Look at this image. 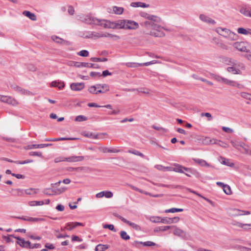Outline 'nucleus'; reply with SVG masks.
I'll return each mask as SVG.
<instances>
[{
  "mask_svg": "<svg viewBox=\"0 0 251 251\" xmlns=\"http://www.w3.org/2000/svg\"><path fill=\"white\" fill-rule=\"evenodd\" d=\"M102 32H96L94 31H87L83 33V37L86 39H97L102 38Z\"/></svg>",
  "mask_w": 251,
  "mask_h": 251,
  "instance_id": "39448f33",
  "label": "nucleus"
},
{
  "mask_svg": "<svg viewBox=\"0 0 251 251\" xmlns=\"http://www.w3.org/2000/svg\"><path fill=\"white\" fill-rule=\"evenodd\" d=\"M113 10L115 14L120 15L123 12L124 8L123 7L114 6L113 7Z\"/></svg>",
  "mask_w": 251,
  "mask_h": 251,
  "instance_id": "58836bf2",
  "label": "nucleus"
},
{
  "mask_svg": "<svg viewBox=\"0 0 251 251\" xmlns=\"http://www.w3.org/2000/svg\"><path fill=\"white\" fill-rule=\"evenodd\" d=\"M23 14L28 18H29L32 21H35L37 20V18L36 15L30 11H24L23 12Z\"/></svg>",
  "mask_w": 251,
  "mask_h": 251,
  "instance_id": "bb28decb",
  "label": "nucleus"
},
{
  "mask_svg": "<svg viewBox=\"0 0 251 251\" xmlns=\"http://www.w3.org/2000/svg\"><path fill=\"white\" fill-rule=\"evenodd\" d=\"M240 95L243 98L251 100V94L246 92H241Z\"/></svg>",
  "mask_w": 251,
  "mask_h": 251,
  "instance_id": "09e8293b",
  "label": "nucleus"
},
{
  "mask_svg": "<svg viewBox=\"0 0 251 251\" xmlns=\"http://www.w3.org/2000/svg\"><path fill=\"white\" fill-rule=\"evenodd\" d=\"M109 91V86L106 84H97L89 87L88 91L92 94L104 93Z\"/></svg>",
  "mask_w": 251,
  "mask_h": 251,
  "instance_id": "f03ea898",
  "label": "nucleus"
},
{
  "mask_svg": "<svg viewBox=\"0 0 251 251\" xmlns=\"http://www.w3.org/2000/svg\"><path fill=\"white\" fill-rule=\"evenodd\" d=\"M82 135L84 137L91 139H98L99 136L98 134H95L94 133L90 132H82Z\"/></svg>",
  "mask_w": 251,
  "mask_h": 251,
  "instance_id": "cd10ccee",
  "label": "nucleus"
},
{
  "mask_svg": "<svg viewBox=\"0 0 251 251\" xmlns=\"http://www.w3.org/2000/svg\"><path fill=\"white\" fill-rule=\"evenodd\" d=\"M122 222L128 225L136 230L141 231L142 230V228L140 226L134 223H132L125 218L122 219Z\"/></svg>",
  "mask_w": 251,
  "mask_h": 251,
  "instance_id": "412c9836",
  "label": "nucleus"
},
{
  "mask_svg": "<svg viewBox=\"0 0 251 251\" xmlns=\"http://www.w3.org/2000/svg\"><path fill=\"white\" fill-rule=\"evenodd\" d=\"M77 19L81 22L88 25H96L97 18L91 15L81 14L78 15Z\"/></svg>",
  "mask_w": 251,
  "mask_h": 251,
  "instance_id": "7ed1b4c3",
  "label": "nucleus"
},
{
  "mask_svg": "<svg viewBox=\"0 0 251 251\" xmlns=\"http://www.w3.org/2000/svg\"><path fill=\"white\" fill-rule=\"evenodd\" d=\"M70 87L73 91H81L84 88V83L83 82L73 83L71 84Z\"/></svg>",
  "mask_w": 251,
  "mask_h": 251,
  "instance_id": "a211bd4d",
  "label": "nucleus"
},
{
  "mask_svg": "<svg viewBox=\"0 0 251 251\" xmlns=\"http://www.w3.org/2000/svg\"><path fill=\"white\" fill-rule=\"evenodd\" d=\"M161 217L158 216H153L150 218V220L152 223H161Z\"/></svg>",
  "mask_w": 251,
  "mask_h": 251,
  "instance_id": "864d4df0",
  "label": "nucleus"
},
{
  "mask_svg": "<svg viewBox=\"0 0 251 251\" xmlns=\"http://www.w3.org/2000/svg\"><path fill=\"white\" fill-rule=\"evenodd\" d=\"M173 233L178 236H182L184 234V232L182 229L176 227L173 231Z\"/></svg>",
  "mask_w": 251,
  "mask_h": 251,
  "instance_id": "f704fd0d",
  "label": "nucleus"
},
{
  "mask_svg": "<svg viewBox=\"0 0 251 251\" xmlns=\"http://www.w3.org/2000/svg\"><path fill=\"white\" fill-rule=\"evenodd\" d=\"M33 162V160L31 159H27L24 161H15L14 163L18 164H25L27 163H31Z\"/></svg>",
  "mask_w": 251,
  "mask_h": 251,
  "instance_id": "bf43d9fd",
  "label": "nucleus"
},
{
  "mask_svg": "<svg viewBox=\"0 0 251 251\" xmlns=\"http://www.w3.org/2000/svg\"><path fill=\"white\" fill-rule=\"evenodd\" d=\"M90 60L93 62H105L107 61V58L103 57V58H98V57H91Z\"/></svg>",
  "mask_w": 251,
  "mask_h": 251,
  "instance_id": "a18cd8bd",
  "label": "nucleus"
},
{
  "mask_svg": "<svg viewBox=\"0 0 251 251\" xmlns=\"http://www.w3.org/2000/svg\"><path fill=\"white\" fill-rule=\"evenodd\" d=\"M139 24L138 23L131 20H126L125 29H136L138 28Z\"/></svg>",
  "mask_w": 251,
  "mask_h": 251,
  "instance_id": "f8f14e48",
  "label": "nucleus"
},
{
  "mask_svg": "<svg viewBox=\"0 0 251 251\" xmlns=\"http://www.w3.org/2000/svg\"><path fill=\"white\" fill-rule=\"evenodd\" d=\"M77 54L80 56L87 57L89 55V51L87 50H82L78 52Z\"/></svg>",
  "mask_w": 251,
  "mask_h": 251,
  "instance_id": "5fc2aeb1",
  "label": "nucleus"
},
{
  "mask_svg": "<svg viewBox=\"0 0 251 251\" xmlns=\"http://www.w3.org/2000/svg\"><path fill=\"white\" fill-rule=\"evenodd\" d=\"M38 191V189L30 188L25 190V193L27 195H32L37 194Z\"/></svg>",
  "mask_w": 251,
  "mask_h": 251,
  "instance_id": "72a5a7b5",
  "label": "nucleus"
},
{
  "mask_svg": "<svg viewBox=\"0 0 251 251\" xmlns=\"http://www.w3.org/2000/svg\"><path fill=\"white\" fill-rule=\"evenodd\" d=\"M183 209L182 208H172L170 209H166L165 211V213H175L183 211Z\"/></svg>",
  "mask_w": 251,
  "mask_h": 251,
  "instance_id": "ea45409f",
  "label": "nucleus"
},
{
  "mask_svg": "<svg viewBox=\"0 0 251 251\" xmlns=\"http://www.w3.org/2000/svg\"><path fill=\"white\" fill-rule=\"evenodd\" d=\"M87 120V118L83 115H79L75 117V121L77 122H82Z\"/></svg>",
  "mask_w": 251,
  "mask_h": 251,
  "instance_id": "6e6d98bb",
  "label": "nucleus"
},
{
  "mask_svg": "<svg viewBox=\"0 0 251 251\" xmlns=\"http://www.w3.org/2000/svg\"><path fill=\"white\" fill-rule=\"evenodd\" d=\"M12 235H8V236H3L2 238L6 243L13 242V241L11 238V237H12Z\"/></svg>",
  "mask_w": 251,
  "mask_h": 251,
  "instance_id": "052dcab7",
  "label": "nucleus"
},
{
  "mask_svg": "<svg viewBox=\"0 0 251 251\" xmlns=\"http://www.w3.org/2000/svg\"><path fill=\"white\" fill-rule=\"evenodd\" d=\"M29 155L30 156H37L39 157H42V154L40 151H31L29 153Z\"/></svg>",
  "mask_w": 251,
  "mask_h": 251,
  "instance_id": "680f3d73",
  "label": "nucleus"
},
{
  "mask_svg": "<svg viewBox=\"0 0 251 251\" xmlns=\"http://www.w3.org/2000/svg\"><path fill=\"white\" fill-rule=\"evenodd\" d=\"M121 238L125 240H128L130 239V236L125 231H121L120 233Z\"/></svg>",
  "mask_w": 251,
  "mask_h": 251,
  "instance_id": "79ce46f5",
  "label": "nucleus"
},
{
  "mask_svg": "<svg viewBox=\"0 0 251 251\" xmlns=\"http://www.w3.org/2000/svg\"><path fill=\"white\" fill-rule=\"evenodd\" d=\"M236 248L241 251H251V248L240 245L237 246Z\"/></svg>",
  "mask_w": 251,
  "mask_h": 251,
  "instance_id": "13d9d810",
  "label": "nucleus"
},
{
  "mask_svg": "<svg viewBox=\"0 0 251 251\" xmlns=\"http://www.w3.org/2000/svg\"><path fill=\"white\" fill-rule=\"evenodd\" d=\"M83 156H72L68 157H65L66 161L68 162H76L82 161L84 160Z\"/></svg>",
  "mask_w": 251,
  "mask_h": 251,
  "instance_id": "dca6fc26",
  "label": "nucleus"
},
{
  "mask_svg": "<svg viewBox=\"0 0 251 251\" xmlns=\"http://www.w3.org/2000/svg\"><path fill=\"white\" fill-rule=\"evenodd\" d=\"M223 189L224 192L227 195H230L232 193L230 187L227 184H225Z\"/></svg>",
  "mask_w": 251,
  "mask_h": 251,
  "instance_id": "603ef678",
  "label": "nucleus"
},
{
  "mask_svg": "<svg viewBox=\"0 0 251 251\" xmlns=\"http://www.w3.org/2000/svg\"><path fill=\"white\" fill-rule=\"evenodd\" d=\"M212 77L215 80L217 81L218 82L224 83L226 84L227 83L228 80V79H227L226 78H225V77H223L222 76H220V75H218L212 74Z\"/></svg>",
  "mask_w": 251,
  "mask_h": 251,
  "instance_id": "5701e85b",
  "label": "nucleus"
},
{
  "mask_svg": "<svg viewBox=\"0 0 251 251\" xmlns=\"http://www.w3.org/2000/svg\"><path fill=\"white\" fill-rule=\"evenodd\" d=\"M145 27L147 28H151L153 31H151L147 34L153 36L154 37H161L165 36V33L161 29H165L163 27L158 24L152 23L150 21L145 22L143 24Z\"/></svg>",
  "mask_w": 251,
  "mask_h": 251,
  "instance_id": "f257e3e1",
  "label": "nucleus"
},
{
  "mask_svg": "<svg viewBox=\"0 0 251 251\" xmlns=\"http://www.w3.org/2000/svg\"><path fill=\"white\" fill-rule=\"evenodd\" d=\"M113 194L111 191H104V196L107 198H111L113 197Z\"/></svg>",
  "mask_w": 251,
  "mask_h": 251,
  "instance_id": "774afa93",
  "label": "nucleus"
},
{
  "mask_svg": "<svg viewBox=\"0 0 251 251\" xmlns=\"http://www.w3.org/2000/svg\"><path fill=\"white\" fill-rule=\"evenodd\" d=\"M174 168H173V171H175L176 172H178L180 173H184V171H185L187 172L193 174H195L196 176H199L200 173L195 171H193L191 169L189 168H186L185 167H183L182 166L178 164H174Z\"/></svg>",
  "mask_w": 251,
  "mask_h": 251,
  "instance_id": "20e7f679",
  "label": "nucleus"
},
{
  "mask_svg": "<svg viewBox=\"0 0 251 251\" xmlns=\"http://www.w3.org/2000/svg\"><path fill=\"white\" fill-rule=\"evenodd\" d=\"M102 37H109L114 41L118 40L120 39L119 36L117 35L112 34L107 32H103L102 33Z\"/></svg>",
  "mask_w": 251,
  "mask_h": 251,
  "instance_id": "a878e982",
  "label": "nucleus"
},
{
  "mask_svg": "<svg viewBox=\"0 0 251 251\" xmlns=\"http://www.w3.org/2000/svg\"><path fill=\"white\" fill-rule=\"evenodd\" d=\"M193 160L201 167H212L213 166L203 159L200 158H193Z\"/></svg>",
  "mask_w": 251,
  "mask_h": 251,
  "instance_id": "aec40b11",
  "label": "nucleus"
},
{
  "mask_svg": "<svg viewBox=\"0 0 251 251\" xmlns=\"http://www.w3.org/2000/svg\"><path fill=\"white\" fill-rule=\"evenodd\" d=\"M76 66L77 68L87 67L94 69H97L100 68L99 65L98 64L87 62H79V64Z\"/></svg>",
  "mask_w": 251,
  "mask_h": 251,
  "instance_id": "f3484780",
  "label": "nucleus"
},
{
  "mask_svg": "<svg viewBox=\"0 0 251 251\" xmlns=\"http://www.w3.org/2000/svg\"><path fill=\"white\" fill-rule=\"evenodd\" d=\"M51 86L58 87L59 89H61L64 87V84L61 81H53L50 84Z\"/></svg>",
  "mask_w": 251,
  "mask_h": 251,
  "instance_id": "c85d7f7f",
  "label": "nucleus"
},
{
  "mask_svg": "<svg viewBox=\"0 0 251 251\" xmlns=\"http://www.w3.org/2000/svg\"><path fill=\"white\" fill-rule=\"evenodd\" d=\"M12 236L13 238L18 240V241L16 242L18 245H19L22 248H29V246H30V242L29 241H25L23 238L15 236V235Z\"/></svg>",
  "mask_w": 251,
  "mask_h": 251,
  "instance_id": "9b49d317",
  "label": "nucleus"
},
{
  "mask_svg": "<svg viewBox=\"0 0 251 251\" xmlns=\"http://www.w3.org/2000/svg\"><path fill=\"white\" fill-rule=\"evenodd\" d=\"M12 191H13V195L15 196H22L24 194V190L21 189H12Z\"/></svg>",
  "mask_w": 251,
  "mask_h": 251,
  "instance_id": "37998d69",
  "label": "nucleus"
},
{
  "mask_svg": "<svg viewBox=\"0 0 251 251\" xmlns=\"http://www.w3.org/2000/svg\"><path fill=\"white\" fill-rule=\"evenodd\" d=\"M222 62L223 63L226 64L227 65H231L233 66H238L241 68H244V65L242 63L238 62L237 60H234L232 58L227 57H224L222 58Z\"/></svg>",
  "mask_w": 251,
  "mask_h": 251,
  "instance_id": "423d86ee",
  "label": "nucleus"
},
{
  "mask_svg": "<svg viewBox=\"0 0 251 251\" xmlns=\"http://www.w3.org/2000/svg\"><path fill=\"white\" fill-rule=\"evenodd\" d=\"M140 16L145 19H147L149 20L150 17L151 16V14H148L145 12H142L140 14Z\"/></svg>",
  "mask_w": 251,
  "mask_h": 251,
  "instance_id": "69168bd1",
  "label": "nucleus"
},
{
  "mask_svg": "<svg viewBox=\"0 0 251 251\" xmlns=\"http://www.w3.org/2000/svg\"><path fill=\"white\" fill-rule=\"evenodd\" d=\"M170 227H171L170 226H161L156 227L154 229V231L155 232H157L158 231H166L168 229H170Z\"/></svg>",
  "mask_w": 251,
  "mask_h": 251,
  "instance_id": "49530a36",
  "label": "nucleus"
},
{
  "mask_svg": "<svg viewBox=\"0 0 251 251\" xmlns=\"http://www.w3.org/2000/svg\"><path fill=\"white\" fill-rule=\"evenodd\" d=\"M13 218L15 219H21L24 221H28L30 222H41L44 221V219L43 218H33V217H25V216H12V217Z\"/></svg>",
  "mask_w": 251,
  "mask_h": 251,
  "instance_id": "9d476101",
  "label": "nucleus"
},
{
  "mask_svg": "<svg viewBox=\"0 0 251 251\" xmlns=\"http://www.w3.org/2000/svg\"><path fill=\"white\" fill-rule=\"evenodd\" d=\"M103 227L104 228H108L109 230H112V231H114V232L116 231V230L115 228L114 225H113L112 224H110V225H107V224L103 225Z\"/></svg>",
  "mask_w": 251,
  "mask_h": 251,
  "instance_id": "4d7b16f0",
  "label": "nucleus"
},
{
  "mask_svg": "<svg viewBox=\"0 0 251 251\" xmlns=\"http://www.w3.org/2000/svg\"><path fill=\"white\" fill-rule=\"evenodd\" d=\"M238 33L244 35H248L250 34V31H248L246 29L243 27H239L237 29Z\"/></svg>",
  "mask_w": 251,
  "mask_h": 251,
  "instance_id": "8fccbe9b",
  "label": "nucleus"
},
{
  "mask_svg": "<svg viewBox=\"0 0 251 251\" xmlns=\"http://www.w3.org/2000/svg\"><path fill=\"white\" fill-rule=\"evenodd\" d=\"M126 67L129 68H136L139 66H142V64L135 63V62H127L125 63Z\"/></svg>",
  "mask_w": 251,
  "mask_h": 251,
  "instance_id": "c9c22d12",
  "label": "nucleus"
},
{
  "mask_svg": "<svg viewBox=\"0 0 251 251\" xmlns=\"http://www.w3.org/2000/svg\"><path fill=\"white\" fill-rule=\"evenodd\" d=\"M240 12L247 17L251 18V11L247 6H242L239 10Z\"/></svg>",
  "mask_w": 251,
  "mask_h": 251,
  "instance_id": "4be33fe9",
  "label": "nucleus"
},
{
  "mask_svg": "<svg viewBox=\"0 0 251 251\" xmlns=\"http://www.w3.org/2000/svg\"><path fill=\"white\" fill-rule=\"evenodd\" d=\"M90 75L92 77H100L101 75L100 72H91L90 73Z\"/></svg>",
  "mask_w": 251,
  "mask_h": 251,
  "instance_id": "e2e57ef3",
  "label": "nucleus"
},
{
  "mask_svg": "<svg viewBox=\"0 0 251 251\" xmlns=\"http://www.w3.org/2000/svg\"><path fill=\"white\" fill-rule=\"evenodd\" d=\"M149 20L151 23H154L157 24L161 22V19L160 17L152 15H151Z\"/></svg>",
  "mask_w": 251,
  "mask_h": 251,
  "instance_id": "2f4dec72",
  "label": "nucleus"
},
{
  "mask_svg": "<svg viewBox=\"0 0 251 251\" xmlns=\"http://www.w3.org/2000/svg\"><path fill=\"white\" fill-rule=\"evenodd\" d=\"M199 18L202 22L206 23L208 24L214 25L216 23L215 20H213L208 16L203 14L200 15Z\"/></svg>",
  "mask_w": 251,
  "mask_h": 251,
  "instance_id": "4468645a",
  "label": "nucleus"
},
{
  "mask_svg": "<svg viewBox=\"0 0 251 251\" xmlns=\"http://www.w3.org/2000/svg\"><path fill=\"white\" fill-rule=\"evenodd\" d=\"M161 223L167 224H170L173 223V219L171 218H161Z\"/></svg>",
  "mask_w": 251,
  "mask_h": 251,
  "instance_id": "c03bdc74",
  "label": "nucleus"
},
{
  "mask_svg": "<svg viewBox=\"0 0 251 251\" xmlns=\"http://www.w3.org/2000/svg\"><path fill=\"white\" fill-rule=\"evenodd\" d=\"M230 143L232 146L239 151H241L240 147L246 146V144L242 142L231 140Z\"/></svg>",
  "mask_w": 251,
  "mask_h": 251,
  "instance_id": "b1692460",
  "label": "nucleus"
},
{
  "mask_svg": "<svg viewBox=\"0 0 251 251\" xmlns=\"http://www.w3.org/2000/svg\"><path fill=\"white\" fill-rule=\"evenodd\" d=\"M240 148H242L244 151H240L243 153L248 154L250 152L248 146L246 144V146L241 147Z\"/></svg>",
  "mask_w": 251,
  "mask_h": 251,
  "instance_id": "0e129e2a",
  "label": "nucleus"
},
{
  "mask_svg": "<svg viewBox=\"0 0 251 251\" xmlns=\"http://www.w3.org/2000/svg\"><path fill=\"white\" fill-rule=\"evenodd\" d=\"M75 228V224L74 225L73 222H69L66 224V226L64 227V228L66 230L71 231L73 230L74 228Z\"/></svg>",
  "mask_w": 251,
  "mask_h": 251,
  "instance_id": "a19ab883",
  "label": "nucleus"
},
{
  "mask_svg": "<svg viewBox=\"0 0 251 251\" xmlns=\"http://www.w3.org/2000/svg\"><path fill=\"white\" fill-rule=\"evenodd\" d=\"M222 30L223 31H225V34H224L223 37L225 38H228L231 40H236L237 35L233 32L231 31L227 28H219L218 30ZM218 32L219 31H217Z\"/></svg>",
  "mask_w": 251,
  "mask_h": 251,
  "instance_id": "1a4fd4ad",
  "label": "nucleus"
},
{
  "mask_svg": "<svg viewBox=\"0 0 251 251\" xmlns=\"http://www.w3.org/2000/svg\"><path fill=\"white\" fill-rule=\"evenodd\" d=\"M72 242L77 241L81 242L83 241L82 239L80 238L78 236L76 235H73L72 236Z\"/></svg>",
  "mask_w": 251,
  "mask_h": 251,
  "instance_id": "338daca9",
  "label": "nucleus"
},
{
  "mask_svg": "<svg viewBox=\"0 0 251 251\" xmlns=\"http://www.w3.org/2000/svg\"><path fill=\"white\" fill-rule=\"evenodd\" d=\"M108 248V245L99 244L95 248V251H104Z\"/></svg>",
  "mask_w": 251,
  "mask_h": 251,
  "instance_id": "473e14b6",
  "label": "nucleus"
},
{
  "mask_svg": "<svg viewBox=\"0 0 251 251\" xmlns=\"http://www.w3.org/2000/svg\"><path fill=\"white\" fill-rule=\"evenodd\" d=\"M100 150L104 153L106 152H113V153H117L119 152L120 151L119 150L116 149H109L106 147H103L101 148H100Z\"/></svg>",
  "mask_w": 251,
  "mask_h": 251,
  "instance_id": "7c9ffc66",
  "label": "nucleus"
},
{
  "mask_svg": "<svg viewBox=\"0 0 251 251\" xmlns=\"http://www.w3.org/2000/svg\"><path fill=\"white\" fill-rule=\"evenodd\" d=\"M135 242L142 244L144 246L150 247V246H155L156 245L155 243L152 242L151 241H147V242H145L136 241Z\"/></svg>",
  "mask_w": 251,
  "mask_h": 251,
  "instance_id": "de8ad7c7",
  "label": "nucleus"
},
{
  "mask_svg": "<svg viewBox=\"0 0 251 251\" xmlns=\"http://www.w3.org/2000/svg\"><path fill=\"white\" fill-rule=\"evenodd\" d=\"M44 204V202L43 201H31L29 202V205L31 206L42 205Z\"/></svg>",
  "mask_w": 251,
  "mask_h": 251,
  "instance_id": "4c0bfd02",
  "label": "nucleus"
},
{
  "mask_svg": "<svg viewBox=\"0 0 251 251\" xmlns=\"http://www.w3.org/2000/svg\"><path fill=\"white\" fill-rule=\"evenodd\" d=\"M96 25L103 27L104 28H112V22L104 19H100L97 18Z\"/></svg>",
  "mask_w": 251,
  "mask_h": 251,
  "instance_id": "6e6552de",
  "label": "nucleus"
},
{
  "mask_svg": "<svg viewBox=\"0 0 251 251\" xmlns=\"http://www.w3.org/2000/svg\"><path fill=\"white\" fill-rule=\"evenodd\" d=\"M112 28H124L125 29L126 20H118L116 22H112Z\"/></svg>",
  "mask_w": 251,
  "mask_h": 251,
  "instance_id": "ddd939ff",
  "label": "nucleus"
},
{
  "mask_svg": "<svg viewBox=\"0 0 251 251\" xmlns=\"http://www.w3.org/2000/svg\"><path fill=\"white\" fill-rule=\"evenodd\" d=\"M14 89L16 90V91L21 93L22 94L27 95H32V93H31L30 91L24 89L19 86H16L15 87H14Z\"/></svg>",
  "mask_w": 251,
  "mask_h": 251,
  "instance_id": "c756f323",
  "label": "nucleus"
},
{
  "mask_svg": "<svg viewBox=\"0 0 251 251\" xmlns=\"http://www.w3.org/2000/svg\"><path fill=\"white\" fill-rule=\"evenodd\" d=\"M236 67H239L238 66H233L228 67L227 68L226 70L229 73H231L233 74H241V70L237 68Z\"/></svg>",
  "mask_w": 251,
  "mask_h": 251,
  "instance_id": "393cba45",
  "label": "nucleus"
},
{
  "mask_svg": "<svg viewBox=\"0 0 251 251\" xmlns=\"http://www.w3.org/2000/svg\"><path fill=\"white\" fill-rule=\"evenodd\" d=\"M245 43L243 42H235L234 44V47L236 49H237L238 50L243 51V52H248V50L246 48V47L245 46Z\"/></svg>",
  "mask_w": 251,
  "mask_h": 251,
  "instance_id": "2eb2a0df",
  "label": "nucleus"
},
{
  "mask_svg": "<svg viewBox=\"0 0 251 251\" xmlns=\"http://www.w3.org/2000/svg\"><path fill=\"white\" fill-rule=\"evenodd\" d=\"M51 145V144H32L26 146L25 149L26 150H30L32 149L43 148Z\"/></svg>",
  "mask_w": 251,
  "mask_h": 251,
  "instance_id": "6ab92c4d",
  "label": "nucleus"
},
{
  "mask_svg": "<svg viewBox=\"0 0 251 251\" xmlns=\"http://www.w3.org/2000/svg\"><path fill=\"white\" fill-rule=\"evenodd\" d=\"M128 152L129 153L141 156L142 157H145V155L142 152H141L137 150H129Z\"/></svg>",
  "mask_w": 251,
  "mask_h": 251,
  "instance_id": "3c124183",
  "label": "nucleus"
},
{
  "mask_svg": "<svg viewBox=\"0 0 251 251\" xmlns=\"http://www.w3.org/2000/svg\"><path fill=\"white\" fill-rule=\"evenodd\" d=\"M0 101L13 106L17 105L18 103L17 101L12 97L0 95Z\"/></svg>",
  "mask_w": 251,
  "mask_h": 251,
  "instance_id": "0eeeda50",
  "label": "nucleus"
},
{
  "mask_svg": "<svg viewBox=\"0 0 251 251\" xmlns=\"http://www.w3.org/2000/svg\"><path fill=\"white\" fill-rule=\"evenodd\" d=\"M52 39L55 42H56L57 43L61 44H65V43L67 42V41H65L64 40H63L56 36H52Z\"/></svg>",
  "mask_w": 251,
  "mask_h": 251,
  "instance_id": "e433bc0d",
  "label": "nucleus"
}]
</instances>
